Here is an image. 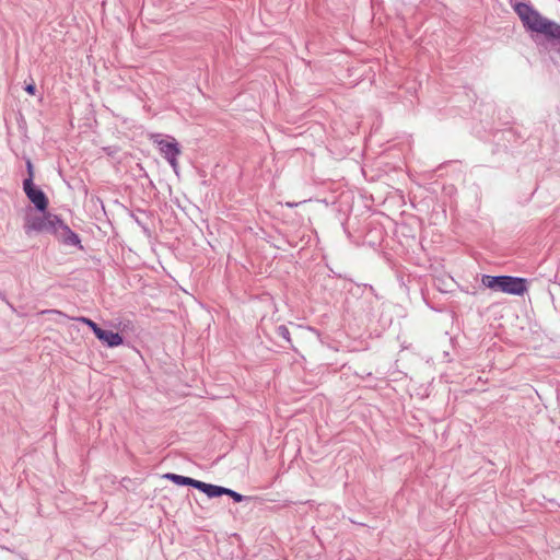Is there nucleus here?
<instances>
[{
	"mask_svg": "<svg viewBox=\"0 0 560 560\" xmlns=\"http://www.w3.org/2000/svg\"><path fill=\"white\" fill-rule=\"evenodd\" d=\"M526 30L541 34L560 46V24L548 20L523 0H509Z\"/></svg>",
	"mask_w": 560,
	"mask_h": 560,
	"instance_id": "obj_1",
	"label": "nucleus"
},
{
	"mask_svg": "<svg viewBox=\"0 0 560 560\" xmlns=\"http://www.w3.org/2000/svg\"><path fill=\"white\" fill-rule=\"evenodd\" d=\"M481 283L491 290L513 295H523L527 291L526 279L520 277L483 275Z\"/></svg>",
	"mask_w": 560,
	"mask_h": 560,
	"instance_id": "obj_2",
	"label": "nucleus"
},
{
	"mask_svg": "<svg viewBox=\"0 0 560 560\" xmlns=\"http://www.w3.org/2000/svg\"><path fill=\"white\" fill-rule=\"evenodd\" d=\"M150 140L155 144L161 155L170 163L176 174H178V160L177 158L182 154L179 143L174 137L161 138L160 135H150Z\"/></svg>",
	"mask_w": 560,
	"mask_h": 560,
	"instance_id": "obj_3",
	"label": "nucleus"
},
{
	"mask_svg": "<svg viewBox=\"0 0 560 560\" xmlns=\"http://www.w3.org/2000/svg\"><path fill=\"white\" fill-rule=\"evenodd\" d=\"M60 223V220L52 214H45L43 218H35L27 222L26 229L33 230L37 232H47L50 234H56L57 225Z\"/></svg>",
	"mask_w": 560,
	"mask_h": 560,
	"instance_id": "obj_4",
	"label": "nucleus"
},
{
	"mask_svg": "<svg viewBox=\"0 0 560 560\" xmlns=\"http://www.w3.org/2000/svg\"><path fill=\"white\" fill-rule=\"evenodd\" d=\"M24 191L28 199L35 205V207L38 210H46L48 206V200L40 189H37L33 186L32 178H27L24 180Z\"/></svg>",
	"mask_w": 560,
	"mask_h": 560,
	"instance_id": "obj_5",
	"label": "nucleus"
},
{
	"mask_svg": "<svg viewBox=\"0 0 560 560\" xmlns=\"http://www.w3.org/2000/svg\"><path fill=\"white\" fill-rule=\"evenodd\" d=\"M54 235L66 244L78 245L80 243L78 234L72 232L62 221L57 225V232Z\"/></svg>",
	"mask_w": 560,
	"mask_h": 560,
	"instance_id": "obj_6",
	"label": "nucleus"
},
{
	"mask_svg": "<svg viewBox=\"0 0 560 560\" xmlns=\"http://www.w3.org/2000/svg\"><path fill=\"white\" fill-rule=\"evenodd\" d=\"M102 342L107 345L108 347H118L122 345L124 339L118 332H114L110 330L101 329L96 336Z\"/></svg>",
	"mask_w": 560,
	"mask_h": 560,
	"instance_id": "obj_7",
	"label": "nucleus"
},
{
	"mask_svg": "<svg viewBox=\"0 0 560 560\" xmlns=\"http://www.w3.org/2000/svg\"><path fill=\"white\" fill-rule=\"evenodd\" d=\"M196 489L205 492L209 498L220 497L226 492V488L206 483L198 480V483L196 485Z\"/></svg>",
	"mask_w": 560,
	"mask_h": 560,
	"instance_id": "obj_8",
	"label": "nucleus"
},
{
	"mask_svg": "<svg viewBox=\"0 0 560 560\" xmlns=\"http://www.w3.org/2000/svg\"><path fill=\"white\" fill-rule=\"evenodd\" d=\"M164 478L173 481L174 483H176L178 486H191V487L196 488V485L198 483V480H196V479H192L190 477H184V476L172 474V472L165 474Z\"/></svg>",
	"mask_w": 560,
	"mask_h": 560,
	"instance_id": "obj_9",
	"label": "nucleus"
},
{
	"mask_svg": "<svg viewBox=\"0 0 560 560\" xmlns=\"http://www.w3.org/2000/svg\"><path fill=\"white\" fill-rule=\"evenodd\" d=\"M77 320H79V322L85 324L86 326H89L93 330L95 336H97V334L102 329L96 323H94L92 319H90L88 317H78Z\"/></svg>",
	"mask_w": 560,
	"mask_h": 560,
	"instance_id": "obj_10",
	"label": "nucleus"
},
{
	"mask_svg": "<svg viewBox=\"0 0 560 560\" xmlns=\"http://www.w3.org/2000/svg\"><path fill=\"white\" fill-rule=\"evenodd\" d=\"M224 494L231 497L235 502H241L243 501L244 497L231 489H228L226 488V492H224Z\"/></svg>",
	"mask_w": 560,
	"mask_h": 560,
	"instance_id": "obj_11",
	"label": "nucleus"
},
{
	"mask_svg": "<svg viewBox=\"0 0 560 560\" xmlns=\"http://www.w3.org/2000/svg\"><path fill=\"white\" fill-rule=\"evenodd\" d=\"M35 85L34 84H28L26 88H25V91L31 94V95H34L35 94Z\"/></svg>",
	"mask_w": 560,
	"mask_h": 560,
	"instance_id": "obj_12",
	"label": "nucleus"
},
{
	"mask_svg": "<svg viewBox=\"0 0 560 560\" xmlns=\"http://www.w3.org/2000/svg\"><path fill=\"white\" fill-rule=\"evenodd\" d=\"M43 313H56V314H61V312L56 311V310L44 311Z\"/></svg>",
	"mask_w": 560,
	"mask_h": 560,
	"instance_id": "obj_13",
	"label": "nucleus"
}]
</instances>
